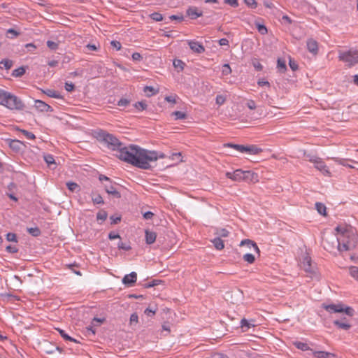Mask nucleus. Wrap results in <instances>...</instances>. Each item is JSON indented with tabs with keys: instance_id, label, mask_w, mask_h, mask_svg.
Returning a JSON list of instances; mask_svg holds the SVG:
<instances>
[{
	"instance_id": "1",
	"label": "nucleus",
	"mask_w": 358,
	"mask_h": 358,
	"mask_svg": "<svg viewBox=\"0 0 358 358\" xmlns=\"http://www.w3.org/2000/svg\"><path fill=\"white\" fill-rule=\"evenodd\" d=\"M94 137L100 143L106 144L108 149L118 151L119 154L117 155V157L122 161L130 164L129 161L130 157H127V154L135 156L134 151L137 149V145L130 144L129 146H124L116 136L103 129L94 131Z\"/></svg>"
},
{
	"instance_id": "2",
	"label": "nucleus",
	"mask_w": 358,
	"mask_h": 358,
	"mask_svg": "<svg viewBox=\"0 0 358 358\" xmlns=\"http://www.w3.org/2000/svg\"><path fill=\"white\" fill-rule=\"evenodd\" d=\"M135 157L133 155L129 154V161L130 164L138 167L141 169L150 170L152 168L150 163L156 162L158 159H164L166 155L162 152L155 150H148L137 146V149L134 151ZM128 155V153L127 154Z\"/></svg>"
},
{
	"instance_id": "3",
	"label": "nucleus",
	"mask_w": 358,
	"mask_h": 358,
	"mask_svg": "<svg viewBox=\"0 0 358 358\" xmlns=\"http://www.w3.org/2000/svg\"><path fill=\"white\" fill-rule=\"evenodd\" d=\"M0 105L10 110H22L25 108V104L18 96L1 88Z\"/></svg>"
},
{
	"instance_id": "4",
	"label": "nucleus",
	"mask_w": 358,
	"mask_h": 358,
	"mask_svg": "<svg viewBox=\"0 0 358 358\" xmlns=\"http://www.w3.org/2000/svg\"><path fill=\"white\" fill-rule=\"evenodd\" d=\"M335 231L339 234L338 237H343L347 234H350V236H352V239L351 242L347 245L346 244H343L341 246V248L345 250H351L354 249L357 243V236L355 234L353 228L351 226H341L338 225L335 228Z\"/></svg>"
},
{
	"instance_id": "5",
	"label": "nucleus",
	"mask_w": 358,
	"mask_h": 358,
	"mask_svg": "<svg viewBox=\"0 0 358 358\" xmlns=\"http://www.w3.org/2000/svg\"><path fill=\"white\" fill-rule=\"evenodd\" d=\"M322 307L328 312L331 313H345L348 316H353L355 315V310L350 306H345L342 303L338 304H322Z\"/></svg>"
},
{
	"instance_id": "6",
	"label": "nucleus",
	"mask_w": 358,
	"mask_h": 358,
	"mask_svg": "<svg viewBox=\"0 0 358 358\" xmlns=\"http://www.w3.org/2000/svg\"><path fill=\"white\" fill-rule=\"evenodd\" d=\"M338 58L341 61L348 63L349 66H354L358 63V50L350 49L341 52Z\"/></svg>"
},
{
	"instance_id": "7",
	"label": "nucleus",
	"mask_w": 358,
	"mask_h": 358,
	"mask_svg": "<svg viewBox=\"0 0 358 358\" xmlns=\"http://www.w3.org/2000/svg\"><path fill=\"white\" fill-rule=\"evenodd\" d=\"M117 183L114 181H111L109 183L103 184L104 189L109 195L112 196L113 198L120 199L122 195L120 191H118L115 187Z\"/></svg>"
},
{
	"instance_id": "8",
	"label": "nucleus",
	"mask_w": 358,
	"mask_h": 358,
	"mask_svg": "<svg viewBox=\"0 0 358 358\" xmlns=\"http://www.w3.org/2000/svg\"><path fill=\"white\" fill-rule=\"evenodd\" d=\"M310 162L314 163L315 167L322 172L324 174L329 176L330 172L328 170L327 166H326L325 163L322 160V159L319 157H314L310 159Z\"/></svg>"
},
{
	"instance_id": "9",
	"label": "nucleus",
	"mask_w": 358,
	"mask_h": 358,
	"mask_svg": "<svg viewBox=\"0 0 358 358\" xmlns=\"http://www.w3.org/2000/svg\"><path fill=\"white\" fill-rule=\"evenodd\" d=\"M34 107L39 112H52L53 111V108L52 106H50L45 102H44L41 100H39V99H36L34 101Z\"/></svg>"
},
{
	"instance_id": "10",
	"label": "nucleus",
	"mask_w": 358,
	"mask_h": 358,
	"mask_svg": "<svg viewBox=\"0 0 358 358\" xmlns=\"http://www.w3.org/2000/svg\"><path fill=\"white\" fill-rule=\"evenodd\" d=\"M352 239V236H350V234H347L346 236L343 237H337L335 238V243L337 244L338 250L340 252L345 251V250H343L341 248V246L343 245V244H346L347 245L351 242V240Z\"/></svg>"
},
{
	"instance_id": "11",
	"label": "nucleus",
	"mask_w": 358,
	"mask_h": 358,
	"mask_svg": "<svg viewBox=\"0 0 358 358\" xmlns=\"http://www.w3.org/2000/svg\"><path fill=\"white\" fill-rule=\"evenodd\" d=\"M136 280H137V274L136 272L133 271L128 275H125L123 277L122 282L126 286L131 287L136 283Z\"/></svg>"
},
{
	"instance_id": "12",
	"label": "nucleus",
	"mask_w": 358,
	"mask_h": 358,
	"mask_svg": "<svg viewBox=\"0 0 358 358\" xmlns=\"http://www.w3.org/2000/svg\"><path fill=\"white\" fill-rule=\"evenodd\" d=\"M6 141L8 143L9 147L15 152L21 150L22 146L24 145V143L17 139H6Z\"/></svg>"
},
{
	"instance_id": "13",
	"label": "nucleus",
	"mask_w": 358,
	"mask_h": 358,
	"mask_svg": "<svg viewBox=\"0 0 358 358\" xmlns=\"http://www.w3.org/2000/svg\"><path fill=\"white\" fill-rule=\"evenodd\" d=\"M186 15L192 20H196L203 15V12L199 10L197 7L189 6L186 10Z\"/></svg>"
},
{
	"instance_id": "14",
	"label": "nucleus",
	"mask_w": 358,
	"mask_h": 358,
	"mask_svg": "<svg viewBox=\"0 0 358 358\" xmlns=\"http://www.w3.org/2000/svg\"><path fill=\"white\" fill-rule=\"evenodd\" d=\"M188 45L190 49L198 54L203 53L205 51L204 46L199 42L196 41H189Z\"/></svg>"
},
{
	"instance_id": "15",
	"label": "nucleus",
	"mask_w": 358,
	"mask_h": 358,
	"mask_svg": "<svg viewBox=\"0 0 358 358\" xmlns=\"http://www.w3.org/2000/svg\"><path fill=\"white\" fill-rule=\"evenodd\" d=\"M243 180L246 182H257L258 175L250 171H243Z\"/></svg>"
},
{
	"instance_id": "16",
	"label": "nucleus",
	"mask_w": 358,
	"mask_h": 358,
	"mask_svg": "<svg viewBox=\"0 0 358 358\" xmlns=\"http://www.w3.org/2000/svg\"><path fill=\"white\" fill-rule=\"evenodd\" d=\"M243 171L241 169H237L234 171V172H227L226 176L228 178H230L234 181H241L243 180Z\"/></svg>"
},
{
	"instance_id": "17",
	"label": "nucleus",
	"mask_w": 358,
	"mask_h": 358,
	"mask_svg": "<svg viewBox=\"0 0 358 358\" xmlns=\"http://www.w3.org/2000/svg\"><path fill=\"white\" fill-rule=\"evenodd\" d=\"M306 46H307V49L308 50L311 52L312 54L313 55H317V52H318V43L317 42L313 39V38H309L307 40V42H306Z\"/></svg>"
},
{
	"instance_id": "18",
	"label": "nucleus",
	"mask_w": 358,
	"mask_h": 358,
	"mask_svg": "<svg viewBox=\"0 0 358 358\" xmlns=\"http://www.w3.org/2000/svg\"><path fill=\"white\" fill-rule=\"evenodd\" d=\"M311 258L309 256H306L302 262V267L307 273H313V268L312 266Z\"/></svg>"
},
{
	"instance_id": "19",
	"label": "nucleus",
	"mask_w": 358,
	"mask_h": 358,
	"mask_svg": "<svg viewBox=\"0 0 358 358\" xmlns=\"http://www.w3.org/2000/svg\"><path fill=\"white\" fill-rule=\"evenodd\" d=\"M262 149L259 148L256 145H245V152L249 153L250 155H258L262 152Z\"/></svg>"
},
{
	"instance_id": "20",
	"label": "nucleus",
	"mask_w": 358,
	"mask_h": 358,
	"mask_svg": "<svg viewBox=\"0 0 358 358\" xmlns=\"http://www.w3.org/2000/svg\"><path fill=\"white\" fill-rule=\"evenodd\" d=\"M145 243L148 245H151L155 242L156 238H157V234L155 232L151 231H149L147 229V230H145Z\"/></svg>"
},
{
	"instance_id": "21",
	"label": "nucleus",
	"mask_w": 358,
	"mask_h": 358,
	"mask_svg": "<svg viewBox=\"0 0 358 358\" xmlns=\"http://www.w3.org/2000/svg\"><path fill=\"white\" fill-rule=\"evenodd\" d=\"M42 92L48 96L49 97L55 99H63V96L60 94V93L58 91L54 90H42Z\"/></svg>"
},
{
	"instance_id": "22",
	"label": "nucleus",
	"mask_w": 358,
	"mask_h": 358,
	"mask_svg": "<svg viewBox=\"0 0 358 358\" xmlns=\"http://www.w3.org/2000/svg\"><path fill=\"white\" fill-rule=\"evenodd\" d=\"M245 245H248L249 248L252 247L254 248V250L257 253H259L260 252L259 249L257 245L253 241L250 240V239H245V240H243L241 242V243H240L241 246Z\"/></svg>"
},
{
	"instance_id": "23",
	"label": "nucleus",
	"mask_w": 358,
	"mask_h": 358,
	"mask_svg": "<svg viewBox=\"0 0 358 358\" xmlns=\"http://www.w3.org/2000/svg\"><path fill=\"white\" fill-rule=\"evenodd\" d=\"M315 357L317 358H336V355L324 351H316L314 352Z\"/></svg>"
},
{
	"instance_id": "24",
	"label": "nucleus",
	"mask_w": 358,
	"mask_h": 358,
	"mask_svg": "<svg viewBox=\"0 0 358 358\" xmlns=\"http://www.w3.org/2000/svg\"><path fill=\"white\" fill-rule=\"evenodd\" d=\"M334 324L338 329L348 330L351 325L348 322H343V320H336L334 321Z\"/></svg>"
},
{
	"instance_id": "25",
	"label": "nucleus",
	"mask_w": 358,
	"mask_h": 358,
	"mask_svg": "<svg viewBox=\"0 0 358 358\" xmlns=\"http://www.w3.org/2000/svg\"><path fill=\"white\" fill-rule=\"evenodd\" d=\"M277 68L280 73H283L287 71L286 62L285 59L278 58L277 60Z\"/></svg>"
},
{
	"instance_id": "26",
	"label": "nucleus",
	"mask_w": 358,
	"mask_h": 358,
	"mask_svg": "<svg viewBox=\"0 0 358 358\" xmlns=\"http://www.w3.org/2000/svg\"><path fill=\"white\" fill-rule=\"evenodd\" d=\"M224 147L227 148H231L235 149L236 150L244 153L245 151V145H240V144H234L231 143H225L224 145Z\"/></svg>"
},
{
	"instance_id": "27",
	"label": "nucleus",
	"mask_w": 358,
	"mask_h": 358,
	"mask_svg": "<svg viewBox=\"0 0 358 358\" xmlns=\"http://www.w3.org/2000/svg\"><path fill=\"white\" fill-rule=\"evenodd\" d=\"M211 241L213 243L214 247L218 250H221L224 248V242L220 237H216Z\"/></svg>"
},
{
	"instance_id": "28",
	"label": "nucleus",
	"mask_w": 358,
	"mask_h": 358,
	"mask_svg": "<svg viewBox=\"0 0 358 358\" xmlns=\"http://www.w3.org/2000/svg\"><path fill=\"white\" fill-rule=\"evenodd\" d=\"M91 197L92 202L94 204H103L104 201L102 198V196L99 194H96L94 192H92Z\"/></svg>"
},
{
	"instance_id": "29",
	"label": "nucleus",
	"mask_w": 358,
	"mask_h": 358,
	"mask_svg": "<svg viewBox=\"0 0 358 358\" xmlns=\"http://www.w3.org/2000/svg\"><path fill=\"white\" fill-rule=\"evenodd\" d=\"M56 330L59 332V334H60V336L65 340V341H72V342H75V343H78V341L74 339L73 338L71 337L70 336H69L64 330L62 329H59V328H57Z\"/></svg>"
},
{
	"instance_id": "30",
	"label": "nucleus",
	"mask_w": 358,
	"mask_h": 358,
	"mask_svg": "<svg viewBox=\"0 0 358 358\" xmlns=\"http://www.w3.org/2000/svg\"><path fill=\"white\" fill-rule=\"evenodd\" d=\"M43 350L48 355L54 353L55 345L52 343H45L43 344Z\"/></svg>"
},
{
	"instance_id": "31",
	"label": "nucleus",
	"mask_w": 358,
	"mask_h": 358,
	"mask_svg": "<svg viewBox=\"0 0 358 358\" xmlns=\"http://www.w3.org/2000/svg\"><path fill=\"white\" fill-rule=\"evenodd\" d=\"M315 208L320 215L323 216H325L327 215V208L324 203L317 202L315 203Z\"/></svg>"
},
{
	"instance_id": "32",
	"label": "nucleus",
	"mask_w": 358,
	"mask_h": 358,
	"mask_svg": "<svg viewBox=\"0 0 358 358\" xmlns=\"http://www.w3.org/2000/svg\"><path fill=\"white\" fill-rule=\"evenodd\" d=\"M25 72H26V68L24 66H20V67L13 70L11 75L13 77L18 78V77L22 76L25 73Z\"/></svg>"
},
{
	"instance_id": "33",
	"label": "nucleus",
	"mask_w": 358,
	"mask_h": 358,
	"mask_svg": "<svg viewBox=\"0 0 358 358\" xmlns=\"http://www.w3.org/2000/svg\"><path fill=\"white\" fill-rule=\"evenodd\" d=\"M143 92L147 94V96L150 97L158 93L159 90L155 89L152 86H145L143 88Z\"/></svg>"
},
{
	"instance_id": "34",
	"label": "nucleus",
	"mask_w": 358,
	"mask_h": 358,
	"mask_svg": "<svg viewBox=\"0 0 358 358\" xmlns=\"http://www.w3.org/2000/svg\"><path fill=\"white\" fill-rule=\"evenodd\" d=\"M173 64L176 69H178V71H182L184 69L185 66V62H183L181 59H175L173 60Z\"/></svg>"
},
{
	"instance_id": "35",
	"label": "nucleus",
	"mask_w": 358,
	"mask_h": 358,
	"mask_svg": "<svg viewBox=\"0 0 358 358\" xmlns=\"http://www.w3.org/2000/svg\"><path fill=\"white\" fill-rule=\"evenodd\" d=\"M255 24L258 31L261 34L265 35L267 34L268 30H267L266 27L264 24L259 23V22H258V21H255Z\"/></svg>"
},
{
	"instance_id": "36",
	"label": "nucleus",
	"mask_w": 358,
	"mask_h": 358,
	"mask_svg": "<svg viewBox=\"0 0 358 358\" xmlns=\"http://www.w3.org/2000/svg\"><path fill=\"white\" fill-rule=\"evenodd\" d=\"M27 231L34 237H38L41 234V229L37 227L27 228Z\"/></svg>"
},
{
	"instance_id": "37",
	"label": "nucleus",
	"mask_w": 358,
	"mask_h": 358,
	"mask_svg": "<svg viewBox=\"0 0 358 358\" xmlns=\"http://www.w3.org/2000/svg\"><path fill=\"white\" fill-rule=\"evenodd\" d=\"M20 35V32L16 31L15 29L10 28L8 29L6 31V37L8 38H15Z\"/></svg>"
},
{
	"instance_id": "38",
	"label": "nucleus",
	"mask_w": 358,
	"mask_h": 358,
	"mask_svg": "<svg viewBox=\"0 0 358 358\" xmlns=\"http://www.w3.org/2000/svg\"><path fill=\"white\" fill-rule=\"evenodd\" d=\"M134 106L138 111H143L147 109L148 105L146 103V101H141L134 103Z\"/></svg>"
},
{
	"instance_id": "39",
	"label": "nucleus",
	"mask_w": 358,
	"mask_h": 358,
	"mask_svg": "<svg viewBox=\"0 0 358 358\" xmlns=\"http://www.w3.org/2000/svg\"><path fill=\"white\" fill-rule=\"evenodd\" d=\"M15 129L17 131H20L22 134H23L26 136V138L28 139L34 140L36 138V136L32 132H30L25 129H20L17 127L15 128Z\"/></svg>"
},
{
	"instance_id": "40",
	"label": "nucleus",
	"mask_w": 358,
	"mask_h": 358,
	"mask_svg": "<svg viewBox=\"0 0 358 358\" xmlns=\"http://www.w3.org/2000/svg\"><path fill=\"white\" fill-rule=\"evenodd\" d=\"M294 345L297 349H299L302 351H307L310 350L309 346L306 343L296 341L294 343Z\"/></svg>"
},
{
	"instance_id": "41",
	"label": "nucleus",
	"mask_w": 358,
	"mask_h": 358,
	"mask_svg": "<svg viewBox=\"0 0 358 358\" xmlns=\"http://www.w3.org/2000/svg\"><path fill=\"white\" fill-rule=\"evenodd\" d=\"M163 282H164V281H162V280L154 279L152 281L145 284L143 286H144L145 288H150V287H153L155 286H157L158 285H160V284H162Z\"/></svg>"
},
{
	"instance_id": "42",
	"label": "nucleus",
	"mask_w": 358,
	"mask_h": 358,
	"mask_svg": "<svg viewBox=\"0 0 358 358\" xmlns=\"http://www.w3.org/2000/svg\"><path fill=\"white\" fill-rule=\"evenodd\" d=\"M171 115L175 116L176 120H184L187 118V115L182 111H174Z\"/></svg>"
},
{
	"instance_id": "43",
	"label": "nucleus",
	"mask_w": 358,
	"mask_h": 358,
	"mask_svg": "<svg viewBox=\"0 0 358 358\" xmlns=\"http://www.w3.org/2000/svg\"><path fill=\"white\" fill-rule=\"evenodd\" d=\"M215 234H217L218 236L217 237L220 238L227 237L229 234V231L224 228L217 229Z\"/></svg>"
},
{
	"instance_id": "44",
	"label": "nucleus",
	"mask_w": 358,
	"mask_h": 358,
	"mask_svg": "<svg viewBox=\"0 0 358 358\" xmlns=\"http://www.w3.org/2000/svg\"><path fill=\"white\" fill-rule=\"evenodd\" d=\"M44 160L47 163L49 167H51V165H56L55 159L52 155H46L44 156Z\"/></svg>"
},
{
	"instance_id": "45",
	"label": "nucleus",
	"mask_w": 358,
	"mask_h": 358,
	"mask_svg": "<svg viewBox=\"0 0 358 358\" xmlns=\"http://www.w3.org/2000/svg\"><path fill=\"white\" fill-rule=\"evenodd\" d=\"M108 213L104 210H101L96 213V220L105 221L107 219Z\"/></svg>"
},
{
	"instance_id": "46",
	"label": "nucleus",
	"mask_w": 358,
	"mask_h": 358,
	"mask_svg": "<svg viewBox=\"0 0 358 358\" xmlns=\"http://www.w3.org/2000/svg\"><path fill=\"white\" fill-rule=\"evenodd\" d=\"M149 16L152 20L156 22H160L163 20V15L157 12H154L151 13Z\"/></svg>"
},
{
	"instance_id": "47",
	"label": "nucleus",
	"mask_w": 358,
	"mask_h": 358,
	"mask_svg": "<svg viewBox=\"0 0 358 358\" xmlns=\"http://www.w3.org/2000/svg\"><path fill=\"white\" fill-rule=\"evenodd\" d=\"M243 259L244 261L247 262L249 264H252L255 261V257L252 254L247 253L243 255Z\"/></svg>"
},
{
	"instance_id": "48",
	"label": "nucleus",
	"mask_w": 358,
	"mask_h": 358,
	"mask_svg": "<svg viewBox=\"0 0 358 358\" xmlns=\"http://www.w3.org/2000/svg\"><path fill=\"white\" fill-rule=\"evenodd\" d=\"M117 248L120 249V250H125V251H129L131 249L130 245L127 243H124V242H122V241H120L118 243H117Z\"/></svg>"
},
{
	"instance_id": "49",
	"label": "nucleus",
	"mask_w": 358,
	"mask_h": 358,
	"mask_svg": "<svg viewBox=\"0 0 358 358\" xmlns=\"http://www.w3.org/2000/svg\"><path fill=\"white\" fill-rule=\"evenodd\" d=\"M0 64H3L4 68L6 70H8L13 66V62L12 60H10L8 59H5L1 60V62H0Z\"/></svg>"
},
{
	"instance_id": "50",
	"label": "nucleus",
	"mask_w": 358,
	"mask_h": 358,
	"mask_svg": "<svg viewBox=\"0 0 358 358\" xmlns=\"http://www.w3.org/2000/svg\"><path fill=\"white\" fill-rule=\"evenodd\" d=\"M130 103V100L127 98H121L117 101V106L120 107H127Z\"/></svg>"
},
{
	"instance_id": "51",
	"label": "nucleus",
	"mask_w": 358,
	"mask_h": 358,
	"mask_svg": "<svg viewBox=\"0 0 358 358\" xmlns=\"http://www.w3.org/2000/svg\"><path fill=\"white\" fill-rule=\"evenodd\" d=\"M350 275L358 280V267L357 266H350Z\"/></svg>"
},
{
	"instance_id": "52",
	"label": "nucleus",
	"mask_w": 358,
	"mask_h": 358,
	"mask_svg": "<svg viewBox=\"0 0 358 358\" xmlns=\"http://www.w3.org/2000/svg\"><path fill=\"white\" fill-rule=\"evenodd\" d=\"M121 215H113L110 217V224H117V223H119L120 221H121Z\"/></svg>"
},
{
	"instance_id": "53",
	"label": "nucleus",
	"mask_w": 358,
	"mask_h": 358,
	"mask_svg": "<svg viewBox=\"0 0 358 358\" xmlns=\"http://www.w3.org/2000/svg\"><path fill=\"white\" fill-rule=\"evenodd\" d=\"M66 186L68 189L72 192H75L79 187L78 185L73 182H68L66 183Z\"/></svg>"
},
{
	"instance_id": "54",
	"label": "nucleus",
	"mask_w": 358,
	"mask_h": 358,
	"mask_svg": "<svg viewBox=\"0 0 358 358\" xmlns=\"http://www.w3.org/2000/svg\"><path fill=\"white\" fill-rule=\"evenodd\" d=\"M231 69L228 64H224L222 67V73L223 75L227 76L231 73Z\"/></svg>"
},
{
	"instance_id": "55",
	"label": "nucleus",
	"mask_w": 358,
	"mask_h": 358,
	"mask_svg": "<svg viewBox=\"0 0 358 358\" xmlns=\"http://www.w3.org/2000/svg\"><path fill=\"white\" fill-rule=\"evenodd\" d=\"M289 65L291 69L294 71H296L299 69V66L296 62L292 59L290 57L289 59Z\"/></svg>"
},
{
	"instance_id": "56",
	"label": "nucleus",
	"mask_w": 358,
	"mask_h": 358,
	"mask_svg": "<svg viewBox=\"0 0 358 358\" xmlns=\"http://www.w3.org/2000/svg\"><path fill=\"white\" fill-rule=\"evenodd\" d=\"M106 321V319L94 317L92 321V324L94 326H99L101 324L103 323Z\"/></svg>"
},
{
	"instance_id": "57",
	"label": "nucleus",
	"mask_w": 358,
	"mask_h": 358,
	"mask_svg": "<svg viewBox=\"0 0 358 358\" xmlns=\"http://www.w3.org/2000/svg\"><path fill=\"white\" fill-rule=\"evenodd\" d=\"M215 101L218 106H221L226 101V97L221 94L217 95Z\"/></svg>"
},
{
	"instance_id": "58",
	"label": "nucleus",
	"mask_w": 358,
	"mask_h": 358,
	"mask_svg": "<svg viewBox=\"0 0 358 358\" xmlns=\"http://www.w3.org/2000/svg\"><path fill=\"white\" fill-rule=\"evenodd\" d=\"M6 240L11 242H17V236L14 233L9 232L6 234Z\"/></svg>"
},
{
	"instance_id": "59",
	"label": "nucleus",
	"mask_w": 358,
	"mask_h": 358,
	"mask_svg": "<svg viewBox=\"0 0 358 358\" xmlns=\"http://www.w3.org/2000/svg\"><path fill=\"white\" fill-rule=\"evenodd\" d=\"M47 46L52 50H56L58 48L59 44L52 41H47Z\"/></svg>"
},
{
	"instance_id": "60",
	"label": "nucleus",
	"mask_w": 358,
	"mask_h": 358,
	"mask_svg": "<svg viewBox=\"0 0 358 358\" xmlns=\"http://www.w3.org/2000/svg\"><path fill=\"white\" fill-rule=\"evenodd\" d=\"M252 65H253L254 68L258 71H260L263 69V66L260 64V62L257 59H255L252 61Z\"/></svg>"
},
{
	"instance_id": "61",
	"label": "nucleus",
	"mask_w": 358,
	"mask_h": 358,
	"mask_svg": "<svg viewBox=\"0 0 358 358\" xmlns=\"http://www.w3.org/2000/svg\"><path fill=\"white\" fill-rule=\"evenodd\" d=\"M335 161H336L338 164H341V165H343V166H346V165H347V162H348V161H350V162H353V163H355V161H353V160H351V159H341V158H336V159H335Z\"/></svg>"
},
{
	"instance_id": "62",
	"label": "nucleus",
	"mask_w": 358,
	"mask_h": 358,
	"mask_svg": "<svg viewBox=\"0 0 358 358\" xmlns=\"http://www.w3.org/2000/svg\"><path fill=\"white\" fill-rule=\"evenodd\" d=\"M244 2L248 6L252 8H255L257 6V3L255 0H244Z\"/></svg>"
},
{
	"instance_id": "63",
	"label": "nucleus",
	"mask_w": 358,
	"mask_h": 358,
	"mask_svg": "<svg viewBox=\"0 0 358 358\" xmlns=\"http://www.w3.org/2000/svg\"><path fill=\"white\" fill-rule=\"evenodd\" d=\"M224 3L234 7L237 8L238 6V0H224Z\"/></svg>"
},
{
	"instance_id": "64",
	"label": "nucleus",
	"mask_w": 358,
	"mask_h": 358,
	"mask_svg": "<svg viewBox=\"0 0 358 358\" xmlns=\"http://www.w3.org/2000/svg\"><path fill=\"white\" fill-rule=\"evenodd\" d=\"M169 18L171 20H177L178 22H182L184 20V17L182 15H172L169 17Z\"/></svg>"
}]
</instances>
